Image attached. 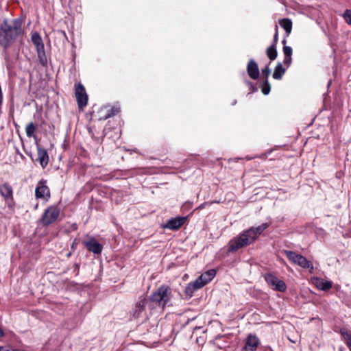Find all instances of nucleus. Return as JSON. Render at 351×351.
Listing matches in <instances>:
<instances>
[{
    "instance_id": "nucleus-28",
    "label": "nucleus",
    "mask_w": 351,
    "mask_h": 351,
    "mask_svg": "<svg viewBox=\"0 0 351 351\" xmlns=\"http://www.w3.org/2000/svg\"><path fill=\"white\" fill-rule=\"evenodd\" d=\"M37 55H38L39 63L43 66H47V58L45 52L39 53H37Z\"/></svg>"
},
{
    "instance_id": "nucleus-6",
    "label": "nucleus",
    "mask_w": 351,
    "mask_h": 351,
    "mask_svg": "<svg viewBox=\"0 0 351 351\" xmlns=\"http://www.w3.org/2000/svg\"><path fill=\"white\" fill-rule=\"evenodd\" d=\"M0 195L3 199L8 208L14 210L16 204L14 198V191L9 182H5L0 184Z\"/></svg>"
},
{
    "instance_id": "nucleus-13",
    "label": "nucleus",
    "mask_w": 351,
    "mask_h": 351,
    "mask_svg": "<svg viewBox=\"0 0 351 351\" xmlns=\"http://www.w3.org/2000/svg\"><path fill=\"white\" fill-rule=\"evenodd\" d=\"M260 345V340L256 335H247L243 349L245 351H256Z\"/></svg>"
},
{
    "instance_id": "nucleus-21",
    "label": "nucleus",
    "mask_w": 351,
    "mask_h": 351,
    "mask_svg": "<svg viewBox=\"0 0 351 351\" xmlns=\"http://www.w3.org/2000/svg\"><path fill=\"white\" fill-rule=\"evenodd\" d=\"M279 25L285 29L286 32V37H288L292 30V21L290 19L284 18L279 20Z\"/></svg>"
},
{
    "instance_id": "nucleus-22",
    "label": "nucleus",
    "mask_w": 351,
    "mask_h": 351,
    "mask_svg": "<svg viewBox=\"0 0 351 351\" xmlns=\"http://www.w3.org/2000/svg\"><path fill=\"white\" fill-rule=\"evenodd\" d=\"M200 288H202V286L199 284H197L195 280L187 285L184 289V293L189 297H192L193 293Z\"/></svg>"
},
{
    "instance_id": "nucleus-19",
    "label": "nucleus",
    "mask_w": 351,
    "mask_h": 351,
    "mask_svg": "<svg viewBox=\"0 0 351 351\" xmlns=\"http://www.w3.org/2000/svg\"><path fill=\"white\" fill-rule=\"evenodd\" d=\"M313 280L316 287L322 291H328L331 289L332 286L331 281L324 280L320 278H315Z\"/></svg>"
},
{
    "instance_id": "nucleus-40",
    "label": "nucleus",
    "mask_w": 351,
    "mask_h": 351,
    "mask_svg": "<svg viewBox=\"0 0 351 351\" xmlns=\"http://www.w3.org/2000/svg\"><path fill=\"white\" fill-rule=\"evenodd\" d=\"M315 319H317V320L320 321V319L319 317H313V318L311 319V322H312V321H313Z\"/></svg>"
},
{
    "instance_id": "nucleus-18",
    "label": "nucleus",
    "mask_w": 351,
    "mask_h": 351,
    "mask_svg": "<svg viewBox=\"0 0 351 351\" xmlns=\"http://www.w3.org/2000/svg\"><path fill=\"white\" fill-rule=\"evenodd\" d=\"M121 110L119 106H104L102 107V112H106V115H104L101 119H108L112 117L120 112Z\"/></svg>"
},
{
    "instance_id": "nucleus-7",
    "label": "nucleus",
    "mask_w": 351,
    "mask_h": 351,
    "mask_svg": "<svg viewBox=\"0 0 351 351\" xmlns=\"http://www.w3.org/2000/svg\"><path fill=\"white\" fill-rule=\"evenodd\" d=\"M75 95L78 108L80 110L84 109L87 106L88 98L85 88L81 82L75 85Z\"/></svg>"
},
{
    "instance_id": "nucleus-24",
    "label": "nucleus",
    "mask_w": 351,
    "mask_h": 351,
    "mask_svg": "<svg viewBox=\"0 0 351 351\" xmlns=\"http://www.w3.org/2000/svg\"><path fill=\"white\" fill-rule=\"evenodd\" d=\"M266 55L271 61L276 60L278 56L276 46L270 45L266 49Z\"/></svg>"
},
{
    "instance_id": "nucleus-10",
    "label": "nucleus",
    "mask_w": 351,
    "mask_h": 351,
    "mask_svg": "<svg viewBox=\"0 0 351 351\" xmlns=\"http://www.w3.org/2000/svg\"><path fill=\"white\" fill-rule=\"evenodd\" d=\"M82 243L90 252L95 254H100L102 252L103 245L93 237H90L87 241H83Z\"/></svg>"
},
{
    "instance_id": "nucleus-20",
    "label": "nucleus",
    "mask_w": 351,
    "mask_h": 351,
    "mask_svg": "<svg viewBox=\"0 0 351 351\" xmlns=\"http://www.w3.org/2000/svg\"><path fill=\"white\" fill-rule=\"evenodd\" d=\"M282 51L285 55V58L283 60V64L285 66H286L287 68L290 66L292 62V53H293V49L289 46H285L282 48Z\"/></svg>"
},
{
    "instance_id": "nucleus-9",
    "label": "nucleus",
    "mask_w": 351,
    "mask_h": 351,
    "mask_svg": "<svg viewBox=\"0 0 351 351\" xmlns=\"http://www.w3.org/2000/svg\"><path fill=\"white\" fill-rule=\"evenodd\" d=\"M47 180L41 179L35 190V196L38 199H46L47 200L50 198L51 193L49 188L46 185Z\"/></svg>"
},
{
    "instance_id": "nucleus-8",
    "label": "nucleus",
    "mask_w": 351,
    "mask_h": 351,
    "mask_svg": "<svg viewBox=\"0 0 351 351\" xmlns=\"http://www.w3.org/2000/svg\"><path fill=\"white\" fill-rule=\"evenodd\" d=\"M264 278L268 285L273 289L280 292H285L287 290V285L285 282L278 279L276 276L271 274H266Z\"/></svg>"
},
{
    "instance_id": "nucleus-35",
    "label": "nucleus",
    "mask_w": 351,
    "mask_h": 351,
    "mask_svg": "<svg viewBox=\"0 0 351 351\" xmlns=\"http://www.w3.org/2000/svg\"><path fill=\"white\" fill-rule=\"evenodd\" d=\"M0 351H19V350L12 349L6 346H0Z\"/></svg>"
},
{
    "instance_id": "nucleus-32",
    "label": "nucleus",
    "mask_w": 351,
    "mask_h": 351,
    "mask_svg": "<svg viewBox=\"0 0 351 351\" xmlns=\"http://www.w3.org/2000/svg\"><path fill=\"white\" fill-rule=\"evenodd\" d=\"M79 243H80L79 239L75 238L73 239L71 246L72 252H74L77 249V247Z\"/></svg>"
},
{
    "instance_id": "nucleus-17",
    "label": "nucleus",
    "mask_w": 351,
    "mask_h": 351,
    "mask_svg": "<svg viewBox=\"0 0 351 351\" xmlns=\"http://www.w3.org/2000/svg\"><path fill=\"white\" fill-rule=\"evenodd\" d=\"M147 303V301L145 298L139 299L138 302L136 304L133 311L132 315L134 318L136 319L140 317L142 312L144 311Z\"/></svg>"
},
{
    "instance_id": "nucleus-27",
    "label": "nucleus",
    "mask_w": 351,
    "mask_h": 351,
    "mask_svg": "<svg viewBox=\"0 0 351 351\" xmlns=\"http://www.w3.org/2000/svg\"><path fill=\"white\" fill-rule=\"evenodd\" d=\"M261 89L263 95H268L271 90L270 84L267 79H264L261 86Z\"/></svg>"
},
{
    "instance_id": "nucleus-15",
    "label": "nucleus",
    "mask_w": 351,
    "mask_h": 351,
    "mask_svg": "<svg viewBox=\"0 0 351 351\" xmlns=\"http://www.w3.org/2000/svg\"><path fill=\"white\" fill-rule=\"evenodd\" d=\"M247 73L249 77L252 80H257L259 77L260 72L258 64L251 59L247 64Z\"/></svg>"
},
{
    "instance_id": "nucleus-3",
    "label": "nucleus",
    "mask_w": 351,
    "mask_h": 351,
    "mask_svg": "<svg viewBox=\"0 0 351 351\" xmlns=\"http://www.w3.org/2000/svg\"><path fill=\"white\" fill-rule=\"evenodd\" d=\"M171 298V289L167 285L160 286L149 296V301L156 303L159 307L164 308Z\"/></svg>"
},
{
    "instance_id": "nucleus-31",
    "label": "nucleus",
    "mask_w": 351,
    "mask_h": 351,
    "mask_svg": "<svg viewBox=\"0 0 351 351\" xmlns=\"http://www.w3.org/2000/svg\"><path fill=\"white\" fill-rule=\"evenodd\" d=\"M278 26L276 25V27H275V34L274 35L272 43H271V45H274V46L277 45L278 40Z\"/></svg>"
},
{
    "instance_id": "nucleus-4",
    "label": "nucleus",
    "mask_w": 351,
    "mask_h": 351,
    "mask_svg": "<svg viewBox=\"0 0 351 351\" xmlns=\"http://www.w3.org/2000/svg\"><path fill=\"white\" fill-rule=\"evenodd\" d=\"M60 208L58 205L48 206L39 220L43 227H48L56 223L60 217Z\"/></svg>"
},
{
    "instance_id": "nucleus-1",
    "label": "nucleus",
    "mask_w": 351,
    "mask_h": 351,
    "mask_svg": "<svg viewBox=\"0 0 351 351\" xmlns=\"http://www.w3.org/2000/svg\"><path fill=\"white\" fill-rule=\"evenodd\" d=\"M269 226V223H263L256 228L251 227L247 230L242 232L239 236L232 239L228 244V252L229 253L236 252L239 249L247 246L255 241L259 235Z\"/></svg>"
},
{
    "instance_id": "nucleus-38",
    "label": "nucleus",
    "mask_w": 351,
    "mask_h": 351,
    "mask_svg": "<svg viewBox=\"0 0 351 351\" xmlns=\"http://www.w3.org/2000/svg\"><path fill=\"white\" fill-rule=\"evenodd\" d=\"M5 335V332L2 328L0 326V338L3 337Z\"/></svg>"
},
{
    "instance_id": "nucleus-33",
    "label": "nucleus",
    "mask_w": 351,
    "mask_h": 351,
    "mask_svg": "<svg viewBox=\"0 0 351 351\" xmlns=\"http://www.w3.org/2000/svg\"><path fill=\"white\" fill-rule=\"evenodd\" d=\"M36 49L37 53L45 52L44 43L39 46L36 47Z\"/></svg>"
},
{
    "instance_id": "nucleus-23",
    "label": "nucleus",
    "mask_w": 351,
    "mask_h": 351,
    "mask_svg": "<svg viewBox=\"0 0 351 351\" xmlns=\"http://www.w3.org/2000/svg\"><path fill=\"white\" fill-rule=\"evenodd\" d=\"M285 72L286 69L282 66V63L278 62L275 67L272 76L275 80H279L282 78Z\"/></svg>"
},
{
    "instance_id": "nucleus-29",
    "label": "nucleus",
    "mask_w": 351,
    "mask_h": 351,
    "mask_svg": "<svg viewBox=\"0 0 351 351\" xmlns=\"http://www.w3.org/2000/svg\"><path fill=\"white\" fill-rule=\"evenodd\" d=\"M343 17L345 21L348 25H351V10L348 9L346 10L343 14Z\"/></svg>"
},
{
    "instance_id": "nucleus-16",
    "label": "nucleus",
    "mask_w": 351,
    "mask_h": 351,
    "mask_svg": "<svg viewBox=\"0 0 351 351\" xmlns=\"http://www.w3.org/2000/svg\"><path fill=\"white\" fill-rule=\"evenodd\" d=\"M334 330L341 335V338L345 341L350 351H351V331L344 327L335 329Z\"/></svg>"
},
{
    "instance_id": "nucleus-39",
    "label": "nucleus",
    "mask_w": 351,
    "mask_h": 351,
    "mask_svg": "<svg viewBox=\"0 0 351 351\" xmlns=\"http://www.w3.org/2000/svg\"><path fill=\"white\" fill-rule=\"evenodd\" d=\"M282 44L283 45V47L285 46H287L286 44H287V39H286V36L284 38V39L282 40Z\"/></svg>"
},
{
    "instance_id": "nucleus-12",
    "label": "nucleus",
    "mask_w": 351,
    "mask_h": 351,
    "mask_svg": "<svg viewBox=\"0 0 351 351\" xmlns=\"http://www.w3.org/2000/svg\"><path fill=\"white\" fill-rule=\"evenodd\" d=\"M187 220V217H177L169 219L166 224L163 226L164 228L176 230L180 229Z\"/></svg>"
},
{
    "instance_id": "nucleus-11",
    "label": "nucleus",
    "mask_w": 351,
    "mask_h": 351,
    "mask_svg": "<svg viewBox=\"0 0 351 351\" xmlns=\"http://www.w3.org/2000/svg\"><path fill=\"white\" fill-rule=\"evenodd\" d=\"M37 149V158L36 160L39 162L43 169H45L49 162V156L48 152L46 149L42 147L40 145L36 144Z\"/></svg>"
},
{
    "instance_id": "nucleus-14",
    "label": "nucleus",
    "mask_w": 351,
    "mask_h": 351,
    "mask_svg": "<svg viewBox=\"0 0 351 351\" xmlns=\"http://www.w3.org/2000/svg\"><path fill=\"white\" fill-rule=\"evenodd\" d=\"M217 271L214 269H209L203 273L196 279V283L199 284L202 287L210 282L216 276Z\"/></svg>"
},
{
    "instance_id": "nucleus-42",
    "label": "nucleus",
    "mask_w": 351,
    "mask_h": 351,
    "mask_svg": "<svg viewBox=\"0 0 351 351\" xmlns=\"http://www.w3.org/2000/svg\"><path fill=\"white\" fill-rule=\"evenodd\" d=\"M73 252H70L67 254L66 256L70 257Z\"/></svg>"
},
{
    "instance_id": "nucleus-5",
    "label": "nucleus",
    "mask_w": 351,
    "mask_h": 351,
    "mask_svg": "<svg viewBox=\"0 0 351 351\" xmlns=\"http://www.w3.org/2000/svg\"><path fill=\"white\" fill-rule=\"evenodd\" d=\"M284 254L286 255L288 260L292 263L299 265L302 268L309 269L310 273L313 272L314 267L306 257L290 250H284Z\"/></svg>"
},
{
    "instance_id": "nucleus-26",
    "label": "nucleus",
    "mask_w": 351,
    "mask_h": 351,
    "mask_svg": "<svg viewBox=\"0 0 351 351\" xmlns=\"http://www.w3.org/2000/svg\"><path fill=\"white\" fill-rule=\"evenodd\" d=\"M31 40L32 43L35 45V47L43 44V41L40 35L36 32H33L32 34Z\"/></svg>"
},
{
    "instance_id": "nucleus-25",
    "label": "nucleus",
    "mask_w": 351,
    "mask_h": 351,
    "mask_svg": "<svg viewBox=\"0 0 351 351\" xmlns=\"http://www.w3.org/2000/svg\"><path fill=\"white\" fill-rule=\"evenodd\" d=\"M36 127L33 122H30L27 124L25 127V132L27 137L31 138L34 136Z\"/></svg>"
},
{
    "instance_id": "nucleus-36",
    "label": "nucleus",
    "mask_w": 351,
    "mask_h": 351,
    "mask_svg": "<svg viewBox=\"0 0 351 351\" xmlns=\"http://www.w3.org/2000/svg\"><path fill=\"white\" fill-rule=\"evenodd\" d=\"M213 202H204L200 204L196 209L202 210L205 208L206 205H210Z\"/></svg>"
},
{
    "instance_id": "nucleus-34",
    "label": "nucleus",
    "mask_w": 351,
    "mask_h": 351,
    "mask_svg": "<svg viewBox=\"0 0 351 351\" xmlns=\"http://www.w3.org/2000/svg\"><path fill=\"white\" fill-rule=\"evenodd\" d=\"M98 113V119L100 120V121H104V120H106L107 119H101V117H103L104 115H106V112H102V107L99 109V112H97Z\"/></svg>"
},
{
    "instance_id": "nucleus-41",
    "label": "nucleus",
    "mask_w": 351,
    "mask_h": 351,
    "mask_svg": "<svg viewBox=\"0 0 351 351\" xmlns=\"http://www.w3.org/2000/svg\"><path fill=\"white\" fill-rule=\"evenodd\" d=\"M16 152L18 154H19V155H21V156H23V155L20 153V152H19V150L18 149H16Z\"/></svg>"
},
{
    "instance_id": "nucleus-2",
    "label": "nucleus",
    "mask_w": 351,
    "mask_h": 351,
    "mask_svg": "<svg viewBox=\"0 0 351 351\" xmlns=\"http://www.w3.org/2000/svg\"><path fill=\"white\" fill-rule=\"evenodd\" d=\"M25 16L13 20L10 25L5 21L0 27V45L5 48L8 47L16 38L23 33L22 25Z\"/></svg>"
},
{
    "instance_id": "nucleus-37",
    "label": "nucleus",
    "mask_w": 351,
    "mask_h": 351,
    "mask_svg": "<svg viewBox=\"0 0 351 351\" xmlns=\"http://www.w3.org/2000/svg\"><path fill=\"white\" fill-rule=\"evenodd\" d=\"M74 267H75V270L77 271V274H78V273H79V269H80V264H78V263H75V264L74 265Z\"/></svg>"
},
{
    "instance_id": "nucleus-30",
    "label": "nucleus",
    "mask_w": 351,
    "mask_h": 351,
    "mask_svg": "<svg viewBox=\"0 0 351 351\" xmlns=\"http://www.w3.org/2000/svg\"><path fill=\"white\" fill-rule=\"evenodd\" d=\"M261 73L264 79L268 80V77L271 73V70L269 67V65H267L264 68H263L261 70Z\"/></svg>"
}]
</instances>
